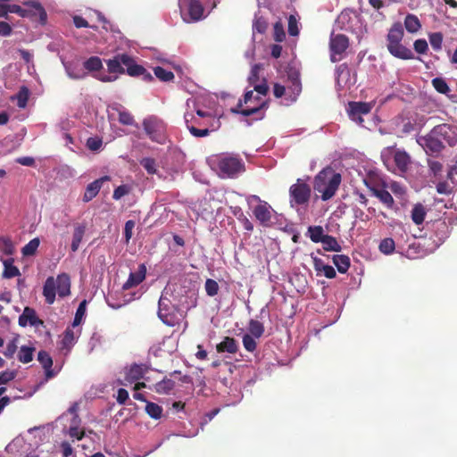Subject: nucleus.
I'll return each mask as SVG.
<instances>
[{
  "label": "nucleus",
  "instance_id": "nucleus-54",
  "mask_svg": "<svg viewBox=\"0 0 457 457\" xmlns=\"http://www.w3.org/2000/svg\"><path fill=\"white\" fill-rule=\"evenodd\" d=\"M428 166L435 177L441 176L444 167L440 162L428 159Z\"/></svg>",
  "mask_w": 457,
  "mask_h": 457
},
{
  "label": "nucleus",
  "instance_id": "nucleus-63",
  "mask_svg": "<svg viewBox=\"0 0 457 457\" xmlns=\"http://www.w3.org/2000/svg\"><path fill=\"white\" fill-rule=\"evenodd\" d=\"M436 192L440 195H450L453 192V187L446 181H441L436 185Z\"/></svg>",
  "mask_w": 457,
  "mask_h": 457
},
{
  "label": "nucleus",
  "instance_id": "nucleus-55",
  "mask_svg": "<svg viewBox=\"0 0 457 457\" xmlns=\"http://www.w3.org/2000/svg\"><path fill=\"white\" fill-rule=\"evenodd\" d=\"M261 70H262V64H260V63H255L254 65L252 66L250 75L248 77L249 84L254 85L255 83L258 82L259 73H260Z\"/></svg>",
  "mask_w": 457,
  "mask_h": 457
},
{
  "label": "nucleus",
  "instance_id": "nucleus-22",
  "mask_svg": "<svg viewBox=\"0 0 457 457\" xmlns=\"http://www.w3.org/2000/svg\"><path fill=\"white\" fill-rule=\"evenodd\" d=\"M55 280L54 277H48L43 287V295L48 304H53L56 295Z\"/></svg>",
  "mask_w": 457,
  "mask_h": 457
},
{
  "label": "nucleus",
  "instance_id": "nucleus-32",
  "mask_svg": "<svg viewBox=\"0 0 457 457\" xmlns=\"http://www.w3.org/2000/svg\"><path fill=\"white\" fill-rule=\"evenodd\" d=\"M175 382L170 378H164L154 385V391L160 395H168L173 390Z\"/></svg>",
  "mask_w": 457,
  "mask_h": 457
},
{
  "label": "nucleus",
  "instance_id": "nucleus-60",
  "mask_svg": "<svg viewBox=\"0 0 457 457\" xmlns=\"http://www.w3.org/2000/svg\"><path fill=\"white\" fill-rule=\"evenodd\" d=\"M16 377V371L6 370L0 373V385H4Z\"/></svg>",
  "mask_w": 457,
  "mask_h": 457
},
{
  "label": "nucleus",
  "instance_id": "nucleus-45",
  "mask_svg": "<svg viewBox=\"0 0 457 457\" xmlns=\"http://www.w3.org/2000/svg\"><path fill=\"white\" fill-rule=\"evenodd\" d=\"M310 238L314 243H320L325 237L324 230L321 226H311L308 228Z\"/></svg>",
  "mask_w": 457,
  "mask_h": 457
},
{
  "label": "nucleus",
  "instance_id": "nucleus-43",
  "mask_svg": "<svg viewBox=\"0 0 457 457\" xmlns=\"http://www.w3.org/2000/svg\"><path fill=\"white\" fill-rule=\"evenodd\" d=\"M145 411L154 420L160 419L162 415V408L157 403L152 402H146Z\"/></svg>",
  "mask_w": 457,
  "mask_h": 457
},
{
  "label": "nucleus",
  "instance_id": "nucleus-14",
  "mask_svg": "<svg viewBox=\"0 0 457 457\" xmlns=\"http://www.w3.org/2000/svg\"><path fill=\"white\" fill-rule=\"evenodd\" d=\"M348 105L349 117L360 124L363 122L361 115L368 114L372 109V104L366 102H350Z\"/></svg>",
  "mask_w": 457,
  "mask_h": 457
},
{
  "label": "nucleus",
  "instance_id": "nucleus-51",
  "mask_svg": "<svg viewBox=\"0 0 457 457\" xmlns=\"http://www.w3.org/2000/svg\"><path fill=\"white\" fill-rule=\"evenodd\" d=\"M242 342L245 349L250 353L254 352L257 348L255 337L250 336L249 334H245L243 336Z\"/></svg>",
  "mask_w": 457,
  "mask_h": 457
},
{
  "label": "nucleus",
  "instance_id": "nucleus-62",
  "mask_svg": "<svg viewBox=\"0 0 457 457\" xmlns=\"http://www.w3.org/2000/svg\"><path fill=\"white\" fill-rule=\"evenodd\" d=\"M129 193V188L127 185H120L118 187H116L112 194V198L115 200H119L124 195H128Z\"/></svg>",
  "mask_w": 457,
  "mask_h": 457
},
{
  "label": "nucleus",
  "instance_id": "nucleus-8",
  "mask_svg": "<svg viewBox=\"0 0 457 457\" xmlns=\"http://www.w3.org/2000/svg\"><path fill=\"white\" fill-rule=\"evenodd\" d=\"M24 12L22 18H29L31 21L38 22L44 26L47 22V13L43 5L37 0L23 3Z\"/></svg>",
  "mask_w": 457,
  "mask_h": 457
},
{
  "label": "nucleus",
  "instance_id": "nucleus-13",
  "mask_svg": "<svg viewBox=\"0 0 457 457\" xmlns=\"http://www.w3.org/2000/svg\"><path fill=\"white\" fill-rule=\"evenodd\" d=\"M255 197L260 202V204H257L253 210V213L255 219L261 223L262 226L270 227L272 225L271 219L274 210L267 202L262 201L258 196Z\"/></svg>",
  "mask_w": 457,
  "mask_h": 457
},
{
  "label": "nucleus",
  "instance_id": "nucleus-57",
  "mask_svg": "<svg viewBox=\"0 0 457 457\" xmlns=\"http://www.w3.org/2000/svg\"><path fill=\"white\" fill-rule=\"evenodd\" d=\"M414 50L420 54H424L428 50V45L426 39L420 38L417 39L413 43Z\"/></svg>",
  "mask_w": 457,
  "mask_h": 457
},
{
  "label": "nucleus",
  "instance_id": "nucleus-46",
  "mask_svg": "<svg viewBox=\"0 0 457 457\" xmlns=\"http://www.w3.org/2000/svg\"><path fill=\"white\" fill-rule=\"evenodd\" d=\"M444 36L441 32H433L428 35L429 43L435 51L442 49Z\"/></svg>",
  "mask_w": 457,
  "mask_h": 457
},
{
  "label": "nucleus",
  "instance_id": "nucleus-58",
  "mask_svg": "<svg viewBox=\"0 0 457 457\" xmlns=\"http://www.w3.org/2000/svg\"><path fill=\"white\" fill-rule=\"evenodd\" d=\"M253 30L262 34L266 31L268 24L262 17L256 18L253 25Z\"/></svg>",
  "mask_w": 457,
  "mask_h": 457
},
{
  "label": "nucleus",
  "instance_id": "nucleus-30",
  "mask_svg": "<svg viewBox=\"0 0 457 457\" xmlns=\"http://www.w3.org/2000/svg\"><path fill=\"white\" fill-rule=\"evenodd\" d=\"M333 263L337 267L338 272L345 273L350 267V258L345 254H336L332 258Z\"/></svg>",
  "mask_w": 457,
  "mask_h": 457
},
{
  "label": "nucleus",
  "instance_id": "nucleus-11",
  "mask_svg": "<svg viewBox=\"0 0 457 457\" xmlns=\"http://www.w3.org/2000/svg\"><path fill=\"white\" fill-rule=\"evenodd\" d=\"M349 46V38L344 34L331 35L329 41L330 60L337 62Z\"/></svg>",
  "mask_w": 457,
  "mask_h": 457
},
{
  "label": "nucleus",
  "instance_id": "nucleus-33",
  "mask_svg": "<svg viewBox=\"0 0 457 457\" xmlns=\"http://www.w3.org/2000/svg\"><path fill=\"white\" fill-rule=\"evenodd\" d=\"M426 214V208L421 204H417L411 210V220L416 225H420L423 223Z\"/></svg>",
  "mask_w": 457,
  "mask_h": 457
},
{
  "label": "nucleus",
  "instance_id": "nucleus-39",
  "mask_svg": "<svg viewBox=\"0 0 457 457\" xmlns=\"http://www.w3.org/2000/svg\"><path fill=\"white\" fill-rule=\"evenodd\" d=\"M118 112V120L120 124L132 126L135 124V119L132 114L123 108H114Z\"/></svg>",
  "mask_w": 457,
  "mask_h": 457
},
{
  "label": "nucleus",
  "instance_id": "nucleus-37",
  "mask_svg": "<svg viewBox=\"0 0 457 457\" xmlns=\"http://www.w3.org/2000/svg\"><path fill=\"white\" fill-rule=\"evenodd\" d=\"M249 335L260 338L264 333V326L262 322L256 320H250L248 325Z\"/></svg>",
  "mask_w": 457,
  "mask_h": 457
},
{
  "label": "nucleus",
  "instance_id": "nucleus-64",
  "mask_svg": "<svg viewBox=\"0 0 457 457\" xmlns=\"http://www.w3.org/2000/svg\"><path fill=\"white\" fill-rule=\"evenodd\" d=\"M288 33L291 36H297L299 34L297 21L294 15H290L288 18Z\"/></svg>",
  "mask_w": 457,
  "mask_h": 457
},
{
  "label": "nucleus",
  "instance_id": "nucleus-27",
  "mask_svg": "<svg viewBox=\"0 0 457 457\" xmlns=\"http://www.w3.org/2000/svg\"><path fill=\"white\" fill-rule=\"evenodd\" d=\"M14 260L9 258L3 261L4 271L3 277L4 278H12L21 275L20 270L13 264Z\"/></svg>",
  "mask_w": 457,
  "mask_h": 457
},
{
  "label": "nucleus",
  "instance_id": "nucleus-50",
  "mask_svg": "<svg viewBox=\"0 0 457 457\" xmlns=\"http://www.w3.org/2000/svg\"><path fill=\"white\" fill-rule=\"evenodd\" d=\"M18 338H19V337L17 336L8 342L6 348L4 352V355L6 358H8V359L13 358V356L18 349V345H17Z\"/></svg>",
  "mask_w": 457,
  "mask_h": 457
},
{
  "label": "nucleus",
  "instance_id": "nucleus-53",
  "mask_svg": "<svg viewBox=\"0 0 457 457\" xmlns=\"http://www.w3.org/2000/svg\"><path fill=\"white\" fill-rule=\"evenodd\" d=\"M379 250L386 254H390L395 250V241L392 238H385L379 244Z\"/></svg>",
  "mask_w": 457,
  "mask_h": 457
},
{
  "label": "nucleus",
  "instance_id": "nucleus-17",
  "mask_svg": "<svg viewBox=\"0 0 457 457\" xmlns=\"http://www.w3.org/2000/svg\"><path fill=\"white\" fill-rule=\"evenodd\" d=\"M18 322L21 327H26L28 324L30 326L43 325V321L37 316L36 311L28 306L24 308Z\"/></svg>",
  "mask_w": 457,
  "mask_h": 457
},
{
  "label": "nucleus",
  "instance_id": "nucleus-56",
  "mask_svg": "<svg viewBox=\"0 0 457 457\" xmlns=\"http://www.w3.org/2000/svg\"><path fill=\"white\" fill-rule=\"evenodd\" d=\"M274 39L277 42H282L286 38L283 24L278 21L274 24Z\"/></svg>",
  "mask_w": 457,
  "mask_h": 457
},
{
  "label": "nucleus",
  "instance_id": "nucleus-6",
  "mask_svg": "<svg viewBox=\"0 0 457 457\" xmlns=\"http://www.w3.org/2000/svg\"><path fill=\"white\" fill-rule=\"evenodd\" d=\"M404 36L401 22H395L386 35V48L391 55L401 60L414 59L412 51L402 44Z\"/></svg>",
  "mask_w": 457,
  "mask_h": 457
},
{
  "label": "nucleus",
  "instance_id": "nucleus-29",
  "mask_svg": "<svg viewBox=\"0 0 457 457\" xmlns=\"http://www.w3.org/2000/svg\"><path fill=\"white\" fill-rule=\"evenodd\" d=\"M35 347L33 345H21L17 354L18 360L22 363H29L33 360Z\"/></svg>",
  "mask_w": 457,
  "mask_h": 457
},
{
  "label": "nucleus",
  "instance_id": "nucleus-44",
  "mask_svg": "<svg viewBox=\"0 0 457 457\" xmlns=\"http://www.w3.org/2000/svg\"><path fill=\"white\" fill-rule=\"evenodd\" d=\"M14 245L8 237H0V251L5 255H12L14 253Z\"/></svg>",
  "mask_w": 457,
  "mask_h": 457
},
{
  "label": "nucleus",
  "instance_id": "nucleus-31",
  "mask_svg": "<svg viewBox=\"0 0 457 457\" xmlns=\"http://www.w3.org/2000/svg\"><path fill=\"white\" fill-rule=\"evenodd\" d=\"M86 231V227L84 225H78L74 228L72 241L71 244V249L72 252H76L79 249V246L82 241Z\"/></svg>",
  "mask_w": 457,
  "mask_h": 457
},
{
  "label": "nucleus",
  "instance_id": "nucleus-2",
  "mask_svg": "<svg viewBox=\"0 0 457 457\" xmlns=\"http://www.w3.org/2000/svg\"><path fill=\"white\" fill-rule=\"evenodd\" d=\"M105 62L110 73L124 74L127 72L131 77H141L146 82L154 79L152 74L145 67L136 63L134 59L129 54H118Z\"/></svg>",
  "mask_w": 457,
  "mask_h": 457
},
{
  "label": "nucleus",
  "instance_id": "nucleus-28",
  "mask_svg": "<svg viewBox=\"0 0 457 457\" xmlns=\"http://www.w3.org/2000/svg\"><path fill=\"white\" fill-rule=\"evenodd\" d=\"M404 28L409 33H417L421 29L420 21L415 14L409 13L404 19Z\"/></svg>",
  "mask_w": 457,
  "mask_h": 457
},
{
  "label": "nucleus",
  "instance_id": "nucleus-42",
  "mask_svg": "<svg viewBox=\"0 0 457 457\" xmlns=\"http://www.w3.org/2000/svg\"><path fill=\"white\" fill-rule=\"evenodd\" d=\"M154 73L158 79L163 82H169L174 79V73L172 71H168L161 66L154 68Z\"/></svg>",
  "mask_w": 457,
  "mask_h": 457
},
{
  "label": "nucleus",
  "instance_id": "nucleus-24",
  "mask_svg": "<svg viewBox=\"0 0 457 457\" xmlns=\"http://www.w3.org/2000/svg\"><path fill=\"white\" fill-rule=\"evenodd\" d=\"M394 162L401 172H405L411 163V157L405 151L396 150L394 154Z\"/></svg>",
  "mask_w": 457,
  "mask_h": 457
},
{
  "label": "nucleus",
  "instance_id": "nucleus-1",
  "mask_svg": "<svg viewBox=\"0 0 457 457\" xmlns=\"http://www.w3.org/2000/svg\"><path fill=\"white\" fill-rule=\"evenodd\" d=\"M417 143L428 155L437 157L447 144L453 146L457 144L456 127L442 123L435 126L427 135L420 137Z\"/></svg>",
  "mask_w": 457,
  "mask_h": 457
},
{
  "label": "nucleus",
  "instance_id": "nucleus-3",
  "mask_svg": "<svg viewBox=\"0 0 457 457\" xmlns=\"http://www.w3.org/2000/svg\"><path fill=\"white\" fill-rule=\"evenodd\" d=\"M211 163L220 178L234 179L245 171L244 160L235 154H217L211 159Z\"/></svg>",
  "mask_w": 457,
  "mask_h": 457
},
{
  "label": "nucleus",
  "instance_id": "nucleus-15",
  "mask_svg": "<svg viewBox=\"0 0 457 457\" xmlns=\"http://www.w3.org/2000/svg\"><path fill=\"white\" fill-rule=\"evenodd\" d=\"M364 184L372 192V195L379 199L387 208H392L394 205V198L391 194L385 188H378L374 185L371 179H364Z\"/></svg>",
  "mask_w": 457,
  "mask_h": 457
},
{
  "label": "nucleus",
  "instance_id": "nucleus-48",
  "mask_svg": "<svg viewBox=\"0 0 457 457\" xmlns=\"http://www.w3.org/2000/svg\"><path fill=\"white\" fill-rule=\"evenodd\" d=\"M140 164L144 167V169L147 171L148 174L154 175L157 172L156 162L153 158H143L140 161Z\"/></svg>",
  "mask_w": 457,
  "mask_h": 457
},
{
  "label": "nucleus",
  "instance_id": "nucleus-9",
  "mask_svg": "<svg viewBox=\"0 0 457 457\" xmlns=\"http://www.w3.org/2000/svg\"><path fill=\"white\" fill-rule=\"evenodd\" d=\"M143 127L149 138L156 143L163 144L166 140L163 123L155 119L148 118L143 121Z\"/></svg>",
  "mask_w": 457,
  "mask_h": 457
},
{
  "label": "nucleus",
  "instance_id": "nucleus-61",
  "mask_svg": "<svg viewBox=\"0 0 457 457\" xmlns=\"http://www.w3.org/2000/svg\"><path fill=\"white\" fill-rule=\"evenodd\" d=\"M135 221L132 220H127L124 227L125 241L128 244L132 237V231L135 228Z\"/></svg>",
  "mask_w": 457,
  "mask_h": 457
},
{
  "label": "nucleus",
  "instance_id": "nucleus-5",
  "mask_svg": "<svg viewBox=\"0 0 457 457\" xmlns=\"http://www.w3.org/2000/svg\"><path fill=\"white\" fill-rule=\"evenodd\" d=\"M404 36L401 22H395L386 35V48L391 55L401 60L414 59L412 51L402 44Z\"/></svg>",
  "mask_w": 457,
  "mask_h": 457
},
{
  "label": "nucleus",
  "instance_id": "nucleus-10",
  "mask_svg": "<svg viewBox=\"0 0 457 457\" xmlns=\"http://www.w3.org/2000/svg\"><path fill=\"white\" fill-rule=\"evenodd\" d=\"M253 98V92L252 90L245 92V94L244 95V100L243 101L240 100L238 102L237 105L235 108L231 109V112L233 113L241 114L245 117L260 113L261 115L258 119H260V120L262 119L264 116V113L262 112V109L267 105L266 102H262L257 106L242 109L243 103L245 104H247L248 103H250L252 101Z\"/></svg>",
  "mask_w": 457,
  "mask_h": 457
},
{
  "label": "nucleus",
  "instance_id": "nucleus-4",
  "mask_svg": "<svg viewBox=\"0 0 457 457\" xmlns=\"http://www.w3.org/2000/svg\"><path fill=\"white\" fill-rule=\"evenodd\" d=\"M341 181V174L328 166L314 177L313 189L320 194L322 201H328L336 195Z\"/></svg>",
  "mask_w": 457,
  "mask_h": 457
},
{
  "label": "nucleus",
  "instance_id": "nucleus-41",
  "mask_svg": "<svg viewBox=\"0 0 457 457\" xmlns=\"http://www.w3.org/2000/svg\"><path fill=\"white\" fill-rule=\"evenodd\" d=\"M29 97V90L27 87L23 86L20 88L17 95L14 97H12V99L17 100V105L20 108H25L28 104Z\"/></svg>",
  "mask_w": 457,
  "mask_h": 457
},
{
  "label": "nucleus",
  "instance_id": "nucleus-26",
  "mask_svg": "<svg viewBox=\"0 0 457 457\" xmlns=\"http://www.w3.org/2000/svg\"><path fill=\"white\" fill-rule=\"evenodd\" d=\"M433 229L435 237L440 243H443L450 233L449 226L445 220H436L433 223Z\"/></svg>",
  "mask_w": 457,
  "mask_h": 457
},
{
  "label": "nucleus",
  "instance_id": "nucleus-34",
  "mask_svg": "<svg viewBox=\"0 0 457 457\" xmlns=\"http://www.w3.org/2000/svg\"><path fill=\"white\" fill-rule=\"evenodd\" d=\"M83 67L89 72H96L103 69V62L98 56H91L83 62Z\"/></svg>",
  "mask_w": 457,
  "mask_h": 457
},
{
  "label": "nucleus",
  "instance_id": "nucleus-23",
  "mask_svg": "<svg viewBox=\"0 0 457 457\" xmlns=\"http://www.w3.org/2000/svg\"><path fill=\"white\" fill-rule=\"evenodd\" d=\"M218 353H236L238 351V344L235 338L225 337L223 340L216 345Z\"/></svg>",
  "mask_w": 457,
  "mask_h": 457
},
{
  "label": "nucleus",
  "instance_id": "nucleus-49",
  "mask_svg": "<svg viewBox=\"0 0 457 457\" xmlns=\"http://www.w3.org/2000/svg\"><path fill=\"white\" fill-rule=\"evenodd\" d=\"M86 310H87V300H83L79 303V305L76 311L75 317H74L73 323H72L73 327L79 326L81 323L82 319L85 316Z\"/></svg>",
  "mask_w": 457,
  "mask_h": 457
},
{
  "label": "nucleus",
  "instance_id": "nucleus-21",
  "mask_svg": "<svg viewBox=\"0 0 457 457\" xmlns=\"http://www.w3.org/2000/svg\"><path fill=\"white\" fill-rule=\"evenodd\" d=\"M287 77L288 80L290 81L288 90L291 91L293 95L290 96V97H292L293 100H295L302 91V83L300 80L299 72L296 71H292L288 72Z\"/></svg>",
  "mask_w": 457,
  "mask_h": 457
},
{
  "label": "nucleus",
  "instance_id": "nucleus-12",
  "mask_svg": "<svg viewBox=\"0 0 457 457\" xmlns=\"http://www.w3.org/2000/svg\"><path fill=\"white\" fill-rule=\"evenodd\" d=\"M148 371L146 364L133 363L124 369V378L120 382V385H131L144 378V375Z\"/></svg>",
  "mask_w": 457,
  "mask_h": 457
},
{
  "label": "nucleus",
  "instance_id": "nucleus-59",
  "mask_svg": "<svg viewBox=\"0 0 457 457\" xmlns=\"http://www.w3.org/2000/svg\"><path fill=\"white\" fill-rule=\"evenodd\" d=\"M103 141L99 137H88L87 140V147L91 151H97L101 148Z\"/></svg>",
  "mask_w": 457,
  "mask_h": 457
},
{
  "label": "nucleus",
  "instance_id": "nucleus-7",
  "mask_svg": "<svg viewBox=\"0 0 457 457\" xmlns=\"http://www.w3.org/2000/svg\"><path fill=\"white\" fill-rule=\"evenodd\" d=\"M311 194V187L305 182H303L300 179H298L296 183L293 184L289 188L291 206H294L295 204H307L310 201Z\"/></svg>",
  "mask_w": 457,
  "mask_h": 457
},
{
  "label": "nucleus",
  "instance_id": "nucleus-18",
  "mask_svg": "<svg viewBox=\"0 0 457 457\" xmlns=\"http://www.w3.org/2000/svg\"><path fill=\"white\" fill-rule=\"evenodd\" d=\"M37 361L45 370L46 379L48 380L55 377L58 373L57 370L52 369L53 359L50 354L46 351H39L37 353Z\"/></svg>",
  "mask_w": 457,
  "mask_h": 457
},
{
  "label": "nucleus",
  "instance_id": "nucleus-38",
  "mask_svg": "<svg viewBox=\"0 0 457 457\" xmlns=\"http://www.w3.org/2000/svg\"><path fill=\"white\" fill-rule=\"evenodd\" d=\"M323 245V249L325 251H333V252H340L341 245L338 244L337 240L329 235H326L320 242Z\"/></svg>",
  "mask_w": 457,
  "mask_h": 457
},
{
  "label": "nucleus",
  "instance_id": "nucleus-47",
  "mask_svg": "<svg viewBox=\"0 0 457 457\" xmlns=\"http://www.w3.org/2000/svg\"><path fill=\"white\" fill-rule=\"evenodd\" d=\"M431 83L434 88L440 94L447 95L450 92V87L443 78H435Z\"/></svg>",
  "mask_w": 457,
  "mask_h": 457
},
{
  "label": "nucleus",
  "instance_id": "nucleus-40",
  "mask_svg": "<svg viewBox=\"0 0 457 457\" xmlns=\"http://www.w3.org/2000/svg\"><path fill=\"white\" fill-rule=\"evenodd\" d=\"M40 245V240L38 237H35L33 239H31L28 244H26L22 248H21V253L23 256H33L38 246Z\"/></svg>",
  "mask_w": 457,
  "mask_h": 457
},
{
  "label": "nucleus",
  "instance_id": "nucleus-36",
  "mask_svg": "<svg viewBox=\"0 0 457 457\" xmlns=\"http://www.w3.org/2000/svg\"><path fill=\"white\" fill-rule=\"evenodd\" d=\"M169 299L163 296H161L159 299V309H158V316L161 320L169 326L172 325L171 318L170 314H163V311H167V303Z\"/></svg>",
  "mask_w": 457,
  "mask_h": 457
},
{
  "label": "nucleus",
  "instance_id": "nucleus-25",
  "mask_svg": "<svg viewBox=\"0 0 457 457\" xmlns=\"http://www.w3.org/2000/svg\"><path fill=\"white\" fill-rule=\"evenodd\" d=\"M188 14L190 17L189 21H197L203 18L204 14V6L197 0H190L188 3ZM184 21H188V20L184 18Z\"/></svg>",
  "mask_w": 457,
  "mask_h": 457
},
{
  "label": "nucleus",
  "instance_id": "nucleus-16",
  "mask_svg": "<svg viewBox=\"0 0 457 457\" xmlns=\"http://www.w3.org/2000/svg\"><path fill=\"white\" fill-rule=\"evenodd\" d=\"M146 268L144 264L139 265L138 270L135 272H130L129 278L123 284L122 289L129 290L132 287L138 286L145 278Z\"/></svg>",
  "mask_w": 457,
  "mask_h": 457
},
{
  "label": "nucleus",
  "instance_id": "nucleus-52",
  "mask_svg": "<svg viewBox=\"0 0 457 457\" xmlns=\"http://www.w3.org/2000/svg\"><path fill=\"white\" fill-rule=\"evenodd\" d=\"M204 287H205L206 294L209 296L216 295L218 294L219 288H220L218 282L212 278L206 279Z\"/></svg>",
  "mask_w": 457,
  "mask_h": 457
},
{
  "label": "nucleus",
  "instance_id": "nucleus-19",
  "mask_svg": "<svg viewBox=\"0 0 457 457\" xmlns=\"http://www.w3.org/2000/svg\"><path fill=\"white\" fill-rule=\"evenodd\" d=\"M109 180L108 176L102 177L98 179L94 180L93 182L89 183L85 190L84 195H83V201L87 203L91 201L94 197L97 195L99 193L103 183L104 181Z\"/></svg>",
  "mask_w": 457,
  "mask_h": 457
},
{
  "label": "nucleus",
  "instance_id": "nucleus-35",
  "mask_svg": "<svg viewBox=\"0 0 457 457\" xmlns=\"http://www.w3.org/2000/svg\"><path fill=\"white\" fill-rule=\"evenodd\" d=\"M75 344V336L72 329L67 328L63 333L62 339L61 341L62 350L69 352Z\"/></svg>",
  "mask_w": 457,
  "mask_h": 457
},
{
  "label": "nucleus",
  "instance_id": "nucleus-20",
  "mask_svg": "<svg viewBox=\"0 0 457 457\" xmlns=\"http://www.w3.org/2000/svg\"><path fill=\"white\" fill-rule=\"evenodd\" d=\"M55 280L56 291L60 297H66L71 294V278L67 273L59 274Z\"/></svg>",
  "mask_w": 457,
  "mask_h": 457
}]
</instances>
